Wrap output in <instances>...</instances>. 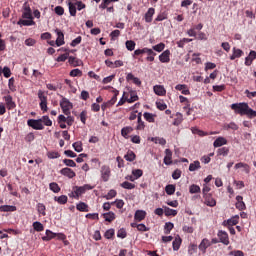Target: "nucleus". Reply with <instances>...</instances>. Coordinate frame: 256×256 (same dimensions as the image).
I'll use <instances>...</instances> for the list:
<instances>
[{
	"label": "nucleus",
	"instance_id": "obj_42",
	"mask_svg": "<svg viewBox=\"0 0 256 256\" xmlns=\"http://www.w3.org/2000/svg\"><path fill=\"white\" fill-rule=\"evenodd\" d=\"M73 149L77 152V153H81V151H83V142L81 141H77L74 142L72 144Z\"/></svg>",
	"mask_w": 256,
	"mask_h": 256
},
{
	"label": "nucleus",
	"instance_id": "obj_62",
	"mask_svg": "<svg viewBox=\"0 0 256 256\" xmlns=\"http://www.w3.org/2000/svg\"><path fill=\"white\" fill-rule=\"evenodd\" d=\"M131 227H136L139 231H147V226H145V224L132 223Z\"/></svg>",
	"mask_w": 256,
	"mask_h": 256
},
{
	"label": "nucleus",
	"instance_id": "obj_13",
	"mask_svg": "<svg viewBox=\"0 0 256 256\" xmlns=\"http://www.w3.org/2000/svg\"><path fill=\"white\" fill-rule=\"evenodd\" d=\"M204 203L207 205V207H215V205H217V201L211 194L204 195Z\"/></svg>",
	"mask_w": 256,
	"mask_h": 256
},
{
	"label": "nucleus",
	"instance_id": "obj_54",
	"mask_svg": "<svg viewBox=\"0 0 256 256\" xmlns=\"http://www.w3.org/2000/svg\"><path fill=\"white\" fill-rule=\"evenodd\" d=\"M144 119L148 121V123H154L155 122V116L152 113L145 112L144 113Z\"/></svg>",
	"mask_w": 256,
	"mask_h": 256
},
{
	"label": "nucleus",
	"instance_id": "obj_26",
	"mask_svg": "<svg viewBox=\"0 0 256 256\" xmlns=\"http://www.w3.org/2000/svg\"><path fill=\"white\" fill-rule=\"evenodd\" d=\"M223 145H227V139L225 137H218L213 143V146L216 148L223 147Z\"/></svg>",
	"mask_w": 256,
	"mask_h": 256
},
{
	"label": "nucleus",
	"instance_id": "obj_34",
	"mask_svg": "<svg viewBox=\"0 0 256 256\" xmlns=\"http://www.w3.org/2000/svg\"><path fill=\"white\" fill-rule=\"evenodd\" d=\"M241 168L244 169L245 173H250V171H251V168L249 167V164H246V163H243V162L237 163L234 166V169H241Z\"/></svg>",
	"mask_w": 256,
	"mask_h": 256
},
{
	"label": "nucleus",
	"instance_id": "obj_30",
	"mask_svg": "<svg viewBox=\"0 0 256 256\" xmlns=\"http://www.w3.org/2000/svg\"><path fill=\"white\" fill-rule=\"evenodd\" d=\"M76 209L82 213H87L89 212V205H87L85 202H80L76 205Z\"/></svg>",
	"mask_w": 256,
	"mask_h": 256
},
{
	"label": "nucleus",
	"instance_id": "obj_16",
	"mask_svg": "<svg viewBox=\"0 0 256 256\" xmlns=\"http://www.w3.org/2000/svg\"><path fill=\"white\" fill-rule=\"evenodd\" d=\"M236 201L235 207L238 211H245V209H247L245 202H243V196H236Z\"/></svg>",
	"mask_w": 256,
	"mask_h": 256
},
{
	"label": "nucleus",
	"instance_id": "obj_31",
	"mask_svg": "<svg viewBox=\"0 0 256 256\" xmlns=\"http://www.w3.org/2000/svg\"><path fill=\"white\" fill-rule=\"evenodd\" d=\"M68 9L71 17H76L77 16V6L73 2H68Z\"/></svg>",
	"mask_w": 256,
	"mask_h": 256
},
{
	"label": "nucleus",
	"instance_id": "obj_21",
	"mask_svg": "<svg viewBox=\"0 0 256 256\" xmlns=\"http://www.w3.org/2000/svg\"><path fill=\"white\" fill-rule=\"evenodd\" d=\"M13 211H17L16 206H11V205L0 206V213H9V212H13Z\"/></svg>",
	"mask_w": 256,
	"mask_h": 256
},
{
	"label": "nucleus",
	"instance_id": "obj_14",
	"mask_svg": "<svg viewBox=\"0 0 256 256\" xmlns=\"http://www.w3.org/2000/svg\"><path fill=\"white\" fill-rule=\"evenodd\" d=\"M209 247H211V241H209V239L207 238L202 239L201 243L198 246L199 250L202 251V253H207V249H209Z\"/></svg>",
	"mask_w": 256,
	"mask_h": 256
},
{
	"label": "nucleus",
	"instance_id": "obj_4",
	"mask_svg": "<svg viewBox=\"0 0 256 256\" xmlns=\"http://www.w3.org/2000/svg\"><path fill=\"white\" fill-rule=\"evenodd\" d=\"M249 104L242 102V103H234L231 105L232 111L237 113L238 115H245Z\"/></svg>",
	"mask_w": 256,
	"mask_h": 256
},
{
	"label": "nucleus",
	"instance_id": "obj_28",
	"mask_svg": "<svg viewBox=\"0 0 256 256\" xmlns=\"http://www.w3.org/2000/svg\"><path fill=\"white\" fill-rule=\"evenodd\" d=\"M127 81H133L134 85H137L138 87L141 86V80L132 73L127 74L126 76Z\"/></svg>",
	"mask_w": 256,
	"mask_h": 256
},
{
	"label": "nucleus",
	"instance_id": "obj_59",
	"mask_svg": "<svg viewBox=\"0 0 256 256\" xmlns=\"http://www.w3.org/2000/svg\"><path fill=\"white\" fill-rule=\"evenodd\" d=\"M105 239H112L115 237V229H109L104 234Z\"/></svg>",
	"mask_w": 256,
	"mask_h": 256
},
{
	"label": "nucleus",
	"instance_id": "obj_18",
	"mask_svg": "<svg viewBox=\"0 0 256 256\" xmlns=\"http://www.w3.org/2000/svg\"><path fill=\"white\" fill-rule=\"evenodd\" d=\"M255 59H256V52L254 50H251L248 57L245 58L246 67H251Z\"/></svg>",
	"mask_w": 256,
	"mask_h": 256
},
{
	"label": "nucleus",
	"instance_id": "obj_61",
	"mask_svg": "<svg viewBox=\"0 0 256 256\" xmlns=\"http://www.w3.org/2000/svg\"><path fill=\"white\" fill-rule=\"evenodd\" d=\"M63 163L67 166V167H77V163H75V161H73L72 159H64Z\"/></svg>",
	"mask_w": 256,
	"mask_h": 256
},
{
	"label": "nucleus",
	"instance_id": "obj_56",
	"mask_svg": "<svg viewBox=\"0 0 256 256\" xmlns=\"http://www.w3.org/2000/svg\"><path fill=\"white\" fill-rule=\"evenodd\" d=\"M54 13H56V15H58L59 17H61L62 15L65 14V8H63V6H56L54 8Z\"/></svg>",
	"mask_w": 256,
	"mask_h": 256
},
{
	"label": "nucleus",
	"instance_id": "obj_58",
	"mask_svg": "<svg viewBox=\"0 0 256 256\" xmlns=\"http://www.w3.org/2000/svg\"><path fill=\"white\" fill-rule=\"evenodd\" d=\"M192 39L189 38H183L182 40L177 42L178 47H180V49H183L185 47V43H191Z\"/></svg>",
	"mask_w": 256,
	"mask_h": 256
},
{
	"label": "nucleus",
	"instance_id": "obj_11",
	"mask_svg": "<svg viewBox=\"0 0 256 256\" xmlns=\"http://www.w3.org/2000/svg\"><path fill=\"white\" fill-rule=\"evenodd\" d=\"M55 33L57 34L56 45L57 47H61V45H65V34L60 29H56Z\"/></svg>",
	"mask_w": 256,
	"mask_h": 256
},
{
	"label": "nucleus",
	"instance_id": "obj_20",
	"mask_svg": "<svg viewBox=\"0 0 256 256\" xmlns=\"http://www.w3.org/2000/svg\"><path fill=\"white\" fill-rule=\"evenodd\" d=\"M243 50L239 48H233V54L230 56L231 61H235V59H239L240 57H243Z\"/></svg>",
	"mask_w": 256,
	"mask_h": 256
},
{
	"label": "nucleus",
	"instance_id": "obj_24",
	"mask_svg": "<svg viewBox=\"0 0 256 256\" xmlns=\"http://www.w3.org/2000/svg\"><path fill=\"white\" fill-rule=\"evenodd\" d=\"M133 133V127L131 126H126L121 129V135L124 137V139H129V134Z\"/></svg>",
	"mask_w": 256,
	"mask_h": 256
},
{
	"label": "nucleus",
	"instance_id": "obj_5",
	"mask_svg": "<svg viewBox=\"0 0 256 256\" xmlns=\"http://www.w3.org/2000/svg\"><path fill=\"white\" fill-rule=\"evenodd\" d=\"M27 125L28 127L35 129L36 131H43V129H45V126H43L41 119H29L27 121Z\"/></svg>",
	"mask_w": 256,
	"mask_h": 256
},
{
	"label": "nucleus",
	"instance_id": "obj_46",
	"mask_svg": "<svg viewBox=\"0 0 256 256\" xmlns=\"http://www.w3.org/2000/svg\"><path fill=\"white\" fill-rule=\"evenodd\" d=\"M137 156L135 155V152L134 151H128L127 154L124 156V159H126V161H135V158Z\"/></svg>",
	"mask_w": 256,
	"mask_h": 256
},
{
	"label": "nucleus",
	"instance_id": "obj_12",
	"mask_svg": "<svg viewBox=\"0 0 256 256\" xmlns=\"http://www.w3.org/2000/svg\"><path fill=\"white\" fill-rule=\"evenodd\" d=\"M239 223V215H236L228 220H224L222 225L224 227H233Z\"/></svg>",
	"mask_w": 256,
	"mask_h": 256
},
{
	"label": "nucleus",
	"instance_id": "obj_15",
	"mask_svg": "<svg viewBox=\"0 0 256 256\" xmlns=\"http://www.w3.org/2000/svg\"><path fill=\"white\" fill-rule=\"evenodd\" d=\"M61 175H64V177H68V179H73V177H75L77 174L75 173V171H73V169L66 167V168H62L60 170Z\"/></svg>",
	"mask_w": 256,
	"mask_h": 256
},
{
	"label": "nucleus",
	"instance_id": "obj_39",
	"mask_svg": "<svg viewBox=\"0 0 256 256\" xmlns=\"http://www.w3.org/2000/svg\"><path fill=\"white\" fill-rule=\"evenodd\" d=\"M40 120L43 126L45 125L46 127H51V125H53V121H51L49 116H42Z\"/></svg>",
	"mask_w": 256,
	"mask_h": 256
},
{
	"label": "nucleus",
	"instance_id": "obj_1",
	"mask_svg": "<svg viewBox=\"0 0 256 256\" xmlns=\"http://www.w3.org/2000/svg\"><path fill=\"white\" fill-rule=\"evenodd\" d=\"M91 189H93V186L89 184H85L84 186H75L73 191L69 194V197L79 199V197H81L86 191H91Z\"/></svg>",
	"mask_w": 256,
	"mask_h": 256
},
{
	"label": "nucleus",
	"instance_id": "obj_25",
	"mask_svg": "<svg viewBox=\"0 0 256 256\" xmlns=\"http://www.w3.org/2000/svg\"><path fill=\"white\" fill-rule=\"evenodd\" d=\"M153 15H155V9L149 8L145 14V21L146 23H151L153 21Z\"/></svg>",
	"mask_w": 256,
	"mask_h": 256
},
{
	"label": "nucleus",
	"instance_id": "obj_33",
	"mask_svg": "<svg viewBox=\"0 0 256 256\" xmlns=\"http://www.w3.org/2000/svg\"><path fill=\"white\" fill-rule=\"evenodd\" d=\"M68 62L72 67H80L81 65V60L77 59L74 56L68 57Z\"/></svg>",
	"mask_w": 256,
	"mask_h": 256
},
{
	"label": "nucleus",
	"instance_id": "obj_27",
	"mask_svg": "<svg viewBox=\"0 0 256 256\" xmlns=\"http://www.w3.org/2000/svg\"><path fill=\"white\" fill-rule=\"evenodd\" d=\"M55 237H57V233L51 230H46V236L42 237V241H51V239H55Z\"/></svg>",
	"mask_w": 256,
	"mask_h": 256
},
{
	"label": "nucleus",
	"instance_id": "obj_17",
	"mask_svg": "<svg viewBox=\"0 0 256 256\" xmlns=\"http://www.w3.org/2000/svg\"><path fill=\"white\" fill-rule=\"evenodd\" d=\"M164 163L166 165H173V152L171 151V149L165 150Z\"/></svg>",
	"mask_w": 256,
	"mask_h": 256
},
{
	"label": "nucleus",
	"instance_id": "obj_32",
	"mask_svg": "<svg viewBox=\"0 0 256 256\" xmlns=\"http://www.w3.org/2000/svg\"><path fill=\"white\" fill-rule=\"evenodd\" d=\"M171 51L166 50L161 54V63H169L171 61Z\"/></svg>",
	"mask_w": 256,
	"mask_h": 256
},
{
	"label": "nucleus",
	"instance_id": "obj_8",
	"mask_svg": "<svg viewBox=\"0 0 256 256\" xmlns=\"http://www.w3.org/2000/svg\"><path fill=\"white\" fill-rule=\"evenodd\" d=\"M217 237L220 243H223V245H229V234L226 231L219 230Z\"/></svg>",
	"mask_w": 256,
	"mask_h": 256
},
{
	"label": "nucleus",
	"instance_id": "obj_10",
	"mask_svg": "<svg viewBox=\"0 0 256 256\" xmlns=\"http://www.w3.org/2000/svg\"><path fill=\"white\" fill-rule=\"evenodd\" d=\"M163 213L166 217H177L178 212L175 209H171L167 206H163L161 209V215H163Z\"/></svg>",
	"mask_w": 256,
	"mask_h": 256
},
{
	"label": "nucleus",
	"instance_id": "obj_7",
	"mask_svg": "<svg viewBox=\"0 0 256 256\" xmlns=\"http://www.w3.org/2000/svg\"><path fill=\"white\" fill-rule=\"evenodd\" d=\"M102 180L107 183L111 177V168L108 165H103L100 170Z\"/></svg>",
	"mask_w": 256,
	"mask_h": 256
},
{
	"label": "nucleus",
	"instance_id": "obj_49",
	"mask_svg": "<svg viewBox=\"0 0 256 256\" xmlns=\"http://www.w3.org/2000/svg\"><path fill=\"white\" fill-rule=\"evenodd\" d=\"M165 191L167 193V195H174L175 194V185L173 184H168L165 187Z\"/></svg>",
	"mask_w": 256,
	"mask_h": 256
},
{
	"label": "nucleus",
	"instance_id": "obj_9",
	"mask_svg": "<svg viewBox=\"0 0 256 256\" xmlns=\"http://www.w3.org/2000/svg\"><path fill=\"white\" fill-rule=\"evenodd\" d=\"M3 99L6 103V107L8 111H13V109L17 107V104L15 103V101H13V96L7 95V96H4Z\"/></svg>",
	"mask_w": 256,
	"mask_h": 256
},
{
	"label": "nucleus",
	"instance_id": "obj_3",
	"mask_svg": "<svg viewBox=\"0 0 256 256\" xmlns=\"http://www.w3.org/2000/svg\"><path fill=\"white\" fill-rule=\"evenodd\" d=\"M60 107L64 113V115H71V110L73 109V103L69 101V99L62 97L60 101Z\"/></svg>",
	"mask_w": 256,
	"mask_h": 256
},
{
	"label": "nucleus",
	"instance_id": "obj_29",
	"mask_svg": "<svg viewBox=\"0 0 256 256\" xmlns=\"http://www.w3.org/2000/svg\"><path fill=\"white\" fill-rule=\"evenodd\" d=\"M181 243H183V240L181 239V237L177 236L174 241L172 242V247L174 251H179L180 247H181Z\"/></svg>",
	"mask_w": 256,
	"mask_h": 256
},
{
	"label": "nucleus",
	"instance_id": "obj_51",
	"mask_svg": "<svg viewBox=\"0 0 256 256\" xmlns=\"http://www.w3.org/2000/svg\"><path fill=\"white\" fill-rule=\"evenodd\" d=\"M120 187H122L123 189H135V184H133L129 181H125L120 184Z\"/></svg>",
	"mask_w": 256,
	"mask_h": 256
},
{
	"label": "nucleus",
	"instance_id": "obj_55",
	"mask_svg": "<svg viewBox=\"0 0 256 256\" xmlns=\"http://www.w3.org/2000/svg\"><path fill=\"white\" fill-rule=\"evenodd\" d=\"M38 99H40V103L47 102V95H45V92L43 90L38 91Z\"/></svg>",
	"mask_w": 256,
	"mask_h": 256
},
{
	"label": "nucleus",
	"instance_id": "obj_45",
	"mask_svg": "<svg viewBox=\"0 0 256 256\" xmlns=\"http://www.w3.org/2000/svg\"><path fill=\"white\" fill-rule=\"evenodd\" d=\"M244 115H246L249 119H254V117H256V111L251 109V107L248 105V109H246Z\"/></svg>",
	"mask_w": 256,
	"mask_h": 256
},
{
	"label": "nucleus",
	"instance_id": "obj_41",
	"mask_svg": "<svg viewBox=\"0 0 256 256\" xmlns=\"http://www.w3.org/2000/svg\"><path fill=\"white\" fill-rule=\"evenodd\" d=\"M103 217L108 223L115 221V214L113 212L104 213Z\"/></svg>",
	"mask_w": 256,
	"mask_h": 256
},
{
	"label": "nucleus",
	"instance_id": "obj_63",
	"mask_svg": "<svg viewBox=\"0 0 256 256\" xmlns=\"http://www.w3.org/2000/svg\"><path fill=\"white\" fill-rule=\"evenodd\" d=\"M2 73L6 79H9V77H11V69L7 66L2 69Z\"/></svg>",
	"mask_w": 256,
	"mask_h": 256
},
{
	"label": "nucleus",
	"instance_id": "obj_64",
	"mask_svg": "<svg viewBox=\"0 0 256 256\" xmlns=\"http://www.w3.org/2000/svg\"><path fill=\"white\" fill-rule=\"evenodd\" d=\"M47 157L48 159H59L61 155L59 154V152H48Z\"/></svg>",
	"mask_w": 256,
	"mask_h": 256
},
{
	"label": "nucleus",
	"instance_id": "obj_2",
	"mask_svg": "<svg viewBox=\"0 0 256 256\" xmlns=\"http://www.w3.org/2000/svg\"><path fill=\"white\" fill-rule=\"evenodd\" d=\"M134 55H147L146 61H155V56L157 55L155 52H153L152 49L149 48H143V49H137L134 51Z\"/></svg>",
	"mask_w": 256,
	"mask_h": 256
},
{
	"label": "nucleus",
	"instance_id": "obj_40",
	"mask_svg": "<svg viewBox=\"0 0 256 256\" xmlns=\"http://www.w3.org/2000/svg\"><path fill=\"white\" fill-rule=\"evenodd\" d=\"M173 227H175V225L172 222H166L164 225L165 235H169V233H171V231H173Z\"/></svg>",
	"mask_w": 256,
	"mask_h": 256
},
{
	"label": "nucleus",
	"instance_id": "obj_38",
	"mask_svg": "<svg viewBox=\"0 0 256 256\" xmlns=\"http://www.w3.org/2000/svg\"><path fill=\"white\" fill-rule=\"evenodd\" d=\"M180 123H183V114L176 113L174 121L172 122V125H175L176 127H178Z\"/></svg>",
	"mask_w": 256,
	"mask_h": 256
},
{
	"label": "nucleus",
	"instance_id": "obj_23",
	"mask_svg": "<svg viewBox=\"0 0 256 256\" xmlns=\"http://www.w3.org/2000/svg\"><path fill=\"white\" fill-rule=\"evenodd\" d=\"M130 98H128L127 103H135V101H139V96L137 95V91L130 90L129 91Z\"/></svg>",
	"mask_w": 256,
	"mask_h": 256
},
{
	"label": "nucleus",
	"instance_id": "obj_50",
	"mask_svg": "<svg viewBox=\"0 0 256 256\" xmlns=\"http://www.w3.org/2000/svg\"><path fill=\"white\" fill-rule=\"evenodd\" d=\"M135 41H133V40H127L126 41V49L128 50V51H135Z\"/></svg>",
	"mask_w": 256,
	"mask_h": 256
},
{
	"label": "nucleus",
	"instance_id": "obj_60",
	"mask_svg": "<svg viewBox=\"0 0 256 256\" xmlns=\"http://www.w3.org/2000/svg\"><path fill=\"white\" fill-rule=\"evenodd\" d=\"M218 155H222L223 157H227V155H229V148L222 147V148L218 149Z\"/></svg>",
	"mask_w": 256,
	"mask_h": 256
},
{
	"label": "nucleus",
	"instance_id": "obj_44",
	"mask_svg": "<svg viewBox=\"0 0 256 256\" xmlns=\"http://www.w3.org/2000/svg\"><path fill=\"white\" fill-rule=\"evenodd\" d=\"M197 169H201V162L196 160L189 165V171H197Z\"/></svg>",
	"mask_w": 256,
	"mask_h": 256
},
{
	"label": "nucleus",
	"instance_id": "obj_35",
	"mask_svg": "<svg viewBox=\"0 0 256 256\" xmlns=\"http://www.w3.org/2000/svg\"><path fill=\"white\" fill-rule=\"evenodd\" d=\"M17 25H23L24 27H31V25H35V21H33V19H28V20L20 19L17 22Z\"/></svg>",
	"mask_w": 256,
	"mask_h": 256
},
{
	"label": "nucleus",
	"instance_id": "obj_6",
	"mask_svg": "<svg viewBox=\"0 0 256 256\" xmlns=\"http://www.w3.org/2000/svg\"><path fill=\"white\" fill-rule=\"evenodd\" d=\"M23 13L22 18L23 19H33V13L31 12V6H29V2H25L22 6Z\"/></svg>",
	"mask_w": 256,
	"mask_h": 256
},
{
	"label": "nucleus",
	"instance_id": "obj_52",
	"mask_svg": "<svg viewBox=\"0 0 256 256\" xmlns=\"http://www.w3.org/2000/svg\"><path fill=\"white\" fill-rule=\"evenodd\" d=\"M189 193L195 194V193H201V187L198 185L192 184L189 188Z\"/></svg>",
	"mask_w": 256,
	"mask_h": 256
},
{
	"label": "nucleus",
	"instance_id": "obj_43",
	"mask_svg": "<svg viewBox=\"0 0 256 256\" xmlns=\"http://www.w3.org/2000/svg\"><path fill=\"white\" fill-rule=\"evenodd\" d=\"M46 207H45V204L43 203H38L37 204V211L40 215H42L43 217H45V215H47V213L45 212L46 211Z\"/></svg>",
	"mask_w": 256,
	"mask_h": 256
},
{
	"label": "nucleus",
	"instance_id": "obj_36",
	"mask_svg": "<svg viewBox=\"0 0 256 256\" xmlns=\"http://www.w3.org/2000/svg\"><path fill=\"white\" fill-rule=\"evenodd\" d=\"M54 201L59 203V205H65L67 201H69V198H67V195H61L59 197L55 196Z\"/></svg>",
	"mask_w": 256,
	"mask_h": 256
},
{
	"label": "nucleus",
	"instance_id": "obj_19",
	"mask_svg": "<svg viewBox=\"0 0 256 256\" xmlns=\"http://www.w3.org/2000/svg\"><path fill=\"white\" fill-rule=\"evenodd\" d=\"M176 91H181L182 95H191V91L185 84H178L175 86Z\"/></svg>",
	"mask_w": 256,
	"mask_h": 256
},
{
	"label": "nucleus",
	"instance_id": "obj_57",
	"mask_svg": "<svg viewBox=\"0 0 256 256\" xmlns=\"http://www.w3.org/2000/svg\"><path fill=\"white\" fill-rule=\"evenodd\" d=\"M132 175L134 176V179L137 180L140 177H143V170H141V169L132 170Z\"/></svg>",
	"mask_w": 256,
	"mask_h": 256
},
{
	"label": "nucleus",
	"instance_id": "obj_48",
	"mask_svg": "<svg viewBox=\"0 0 256 256\" xmlns=\"http://www.w3.org/2000/svg\"><path fill=\"white\" fill-rule=\"evenodd\" d=\"M83 71L79 70V68L73 69L70 71V77H82Z\"/></svg>",
	"mask_w": 256,
	"mask_h": 256
},
{
	"label": "nucleus",
	"instance_id": "obj_53",
	"mask_svg": "<svg viewBox=\"0 0 256 256\" xmlns=\"http://www.w3.org/2000/svg\"><path fill=\"white\" fill-rule=\"evenodd\" d=\"M114 96L111 98V100L108 101V104H110V107H113L114 103H117V96L119 95V90H113Z\"/></svg>",
	"mask_w": 256,
	"mask_h": 256
},
{
	"label": "nucleus",
	"instance_id": "obj_47",
	"mask_svg": "<svg viewBox=\"0 0 256 256\" xmlns=\"http://www.w3.org/2000/svg\"><path fill=\"white\" fill-rule=\"evenodd\" d=\"M50 190L53 191V193H59L61 191V187H59V184L56 182H52L49 184Z\"/></svg>",
	"mask_w": 256,
	"mask_h": 256
},
{
	"label": "nucleus",
	"instance_id": "obj_37",
	"mask_svg": "<svg viewBox=\"0 0 256 256\" xmlns=\"http://www.w3.org/2000/svg\"><path fill=\"white\" fill-rule=\"evenodd\" d=\"M32 227L34 231H37L38 233H41V231H45V226L42 225L41 222L36 221L32 224Z\"/></svg>",
	"mask_w": 256,
	"mask_h": 256
},
{
	"label": "nucleus",
	"instance_id": "obj_22",
	"mask_svg": "<svg viewBox=\"0 0 256 256\" xmlns=\"http://www.w3.org/2000/svg\"><path fill=\"white\" fill-rule=\"evenodd\" d=\"M145 217H147V212H145L143 210H137L135 212L134 219L136 221H143V219H145Z\"/></svg>",
	"mask_w": 256,
	"mask_h": 256
}]
</instances>
